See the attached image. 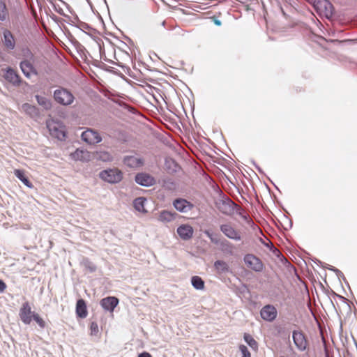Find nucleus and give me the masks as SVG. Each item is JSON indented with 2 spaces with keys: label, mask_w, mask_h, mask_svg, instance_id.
Here are the masks:
<instances>
[{
  "label": "nucleus",
  "mask_w": 357,
  "mask_h": 357,
  "mask_svg": "<svg viewBox=\"0 0 357 357\" xmlns=\"http://www.w3.org/2000/svg\"><path fill=\"white\" fill-rule=\"evenodd\" d=\"M260 314L264 320L271 322L275 319L278 312L273 305H266L261 308Z\"/></svg>",
  "instance_id": "nucleus-9"
},
{
  "label": "nucleus",
  "mask_w": 357,
  "mask_h": 357,
  "mask_svg": "<svg viewBox=\"0 0 357 357\" xmlns=\"http://www.w3.org/2000/svg\"><path fill=\"white\" fill-rule=\"evenodd\" d=\"M204 234L207 236V237H208L210 238L211 242H213V243H214L215 244L218 243L219 239H218V236L216 235H214L213 234H212L208 230H206L204 231Z\"/></svg>",
  "instance_id": "nucleus-34"
},
{
  "label": "nucleus",
  "mask_w": 357,
  "mask_h": 357,
  "mask_svg": "<svg viewBox=\"0 0 357 357\" xmlns=\"http://www.w3.org/2000/svg\"><path fill=\"white\" fill-rule=\"evenodd\" d=\"M292 337L296 347L299 351H303L306 349L307 342L303 333L294 331Z\"/></svg>",
  "instance_id": "nucleus-11"
},
{
  "label": "nucleus",
  "mask_w": 357,
  "mask_h": 357,
  "mask_svg": "<svg viewBox=\"0 0 357 357\" xmlns=\"http://www.w3.org/2000/svg\"><path fill=\"white\" fill-rule=\"evenodd\" d=\"M4 78L14 86H20L22 82L21 77L18 73L10 67L6 68Z\"/></svg>",
  "instance_id": "nucleus-15"
},
{
  "label": "nucleus",
  "mask_w": 357,
  "mask_h": 357,
  "mask_svg": "<svg viewBox=\"0 0 357 357\" xmlns=\"http://www.w3.org/2000/svg\"><path fill=\"white\" fill-rule=\"evenodd\" d=\"M47 128H48L50 135L57 138L59 140H64L66 137V132L60 126L54 121H47Z\"/></svg>",
  "instance_id": "nucleus-7"
},
{
  "label": "nucleus",
  "mask_w": 357,
  "mask_h": 357,
  "mask_svg": "<svg viewBox=\"0 0 357 357\" xmlns=\"http://www.w3.org/2000/svg\"><path fill=\"white\" fill-rule=\"evenodd\" d=\"M328 269L331 270V271H333V269L335 268V267L332 266H330L328 265V266L327 267Z\"/></svg>",
  "instance_id": "nucleus-45"
},
{
  "label": "nucleus",
  "mask_w": 357,
  "mask_h": 357,
  "mask_svg": "<svg viewBox=\"0 0 357 357\" xmlns=\"http://www.w3.org/2000/svg\"><path fill=\"white\" fill-rule=\"evenodd\" d=\"M177 216L178 214L174 211L162 210L159 213L158 220L163 223H167L174 220Z\"/></svg>",
  "instance_id": "nucleus-19"
},
{
  "label": "nucleus",
  "mask_w": 357,
  "mask_h": 357,
  "mask_svg": "<svg viewBox=\"0 0 357 357\" xmlns=\"http://www.w3.org/2000/svg\"><path fill=\"white\" fill-rule=\"evenodd\" d=\"M123 163L130 168H137L144 165V160L142 158L135 155H126L123 158Z\"/></svg>",
  "instance_id": "nucleus-18"
},
{
  "label": "nucleus",
  "mask_w": 357,
  "mask_h": 357,
  "mask_svg": "<svg viewBox=\"0 0 357 357\" xmlns=\"http://www.w3.org/2000/svg\"><path fill=\"white\" fill-rule=\"evenodd\" d=\"M35 98L38 105L42 106L44 109L47 110L52 107L51 101L47 98L39 95H36Z\"/></svg>",
  "instance_id": "nucleus-27"
},
{
  "label": "nucleus",
  "mask_w": 357,
  "mask_h": 357,
  "mask_svg": "<svg viewBox=\"0 0 357 357\" xmlns=\"http://www.w3.org/2000/svg\"><path fill=\"white\" fill-rule=\"evenodd\" d=\"M70 157L74 160L84 161L88 160L89 155L88 151L77 149L70 154Z\"/></svg>",
  "instance_id": "nucleus-23"
},
{
  "label": "nucleus",
  "mask_w": 357,
  "mask_h": 357,
  "mask_svg": "<svg viewBox=\"0 0 357 357\" xmlns=\"http://www.w3.org/2000/svg\"><path fill=\"white\" fill-rule=\"evenodd\" d=\"M245 265L255 272H261L264 269V264L261 260L253 254H247L243 257Z\"/></svg>",
  "instance_id": "nucleus-5"
},
{
  "label": "nucleus",
  "mask_w": 357,
  "mask_h": 357,
  "mask_svg": "<svg viewBox=\"0 0 357 357\" xmlns=\"http://www.w3.org/2000/svg\"><path fill=\"white\" fill-rule=\"evenodd\" d=\"M135 182L144 187L152 186L155 183V178L146 173H138L135 178Z\"/></svg>",
  "instance_id": "nucleus-12"
},
{
  "label": "nucleus",
  "mask_w": 357,
  "mask_h": 357,
  "mask_svg": "<svg viewBox=\"0 0 357 357\" xmlns=\"http://www.w3.org/2000/svg\"><path fill=\"white\" fill-rule=\"evenodd\" d=\"M214 268L218 274H227L232 273L228 264L223 260H217L214 263Z\"/></svg>",
  "instance_id": "nucleus-21"
},
{
  "label": "nucleus",
  "mask_w": 357,
  "mask_h": 357,
  "mask_svg": "<svg viewBox=\"0 0 357 357\" xmlns=\"http://www.w3.org/2000/svg\"><path fill=\"white\" fill-rule=\"evenodd\" d=\"M235 212L245 221H249L248 215L246 213L245 211L241 207H240L238 205H237V207L235 209Z\"/></svg>",
  "instance_id": "nucleus-31"
},
{
  "label": "nucleus",
  "mask_w": 357,
  "mask_h": 357,
  "mask_svg": "<svg viewBox=\"0 0 357 357\" xmlns=\"http://www.w3.org/2000/svg\"><path fill=\"white\" fill-rule=\"evenodd\" d=\"M213 22L216 26H220L222 24L221 21L218 19H214Z\"/></svg>",
  "instance_id": "nucleus-40"
},
{
  "label": "nucleus",
  "mask_w": 357,
  "mask_h": 357,
  "mask_svg": "<svg viewBox=\"0 0 357 357\" xmlns=\"http://www.w3.org/2000/svg\"><path fill=\"white\" fill-rule=\"evenodd\" d=\"M76 313L82 319L86 317L87 310L85 301L83 299H79L76 303Z\"/></svg>",
  "instance_id": "nucleus-22"
},
{
  "label": "nucleus",
  "mask_w": 357,
  "mask_h": 357,
  "mask_svg": "<svg viewBox=\"0 0 357 357\" xmlns=\"http://www.w3.org/2000/svg\"><path fill=\"white\" fill-rule=\"evenodd\" d=\"M252 164L254 165V166L255 167V168L259 172H261V168L253 161L252 162Z\"/></svg>",
  "instance_id": "nucleus-41"
},
{
  "label": "nucleus",
  "mask_w": 357,
  "mask_h": 357,
  "mask_svg": "<svg viewBox=\"0 0 357 357\" xmlns=\"http://www.w3.org/2000/svg\"><path fill=\"white\" fill-rule=\"evenodd\" d=\"M15 176L20 180L26 186L29 188H33L32 183L29 181L28 178L25 176L23 170L21 169H15L14 171Z\"/></svg>",
  "instance_id": "nucleus-24"
},
{
  "label": "nucleus",
  "mask_w": 357,
  "mask_h": 357,
  "mask_svg": "<svg viewBox=\"0 0 357 357\" xmlns=\"http://www.w3.org/2000/svg\"><path fill=\"white\" fill-rule=\"evenodd\" d=\"M138 357H152L151 355L148 352H142L138 355Z\"/></svg>",
  "instance_id": "nucleus-39"
},
{
  "label": "nucleus",
  "mask_w": 357,
  "mask_h": 357,
  "mask_svg": "<svg viewBox=\"0 0 357 357\" xmlns=\"http://www.w3.org/2000/svg\"><path fill=\"white\" fill-rule=\"evenodd\" d=\"M9 16L8 9L4 1L0 0V21H6Z\"/></svg>",
  "instance_id": "nucleus-28"
},
{
  "label": "nucleus",
  "mask_w": 357,
  "mask_h": 357,
  "mask_svg": "<svg viewBox=\"0 0 357 357\" xmlns=\"http://www.w3.org/2000/svg\"><path fill=\"white\" fill-rule=\"evenodd\" d=\"M314 8L320 15H324L327 18L331 17L333 15V6L328 0H315Z\"/></svg>",
  "instance_id": "nucleus-3"
},
{
  "label": "nucleus",
  "mask_w": 357,
  "mask_h": 357,
  "mask_svg": "<svg viewBox=\"0 0 357 357\" xmlns=\"http://www.w3.org/2000/svg\"><path fill=\"white\" fill-rule=\"evenodd\" d=\"M82 139L90 144H96L102 142V137L98 131L87 129L82 133Z\"/></svg>",
  "instance_id": "nucleus-6"
},
{
  "label": "nucleus",
  "mask_w": 357,
  "mask_h": 357,
  "mask_svg": "<svg viewBox=\"0 0 357 357\" xmlns=\"http://www.w3.org/2000/svg\"><path fill=\"white\" fill-rule=\"evenodd\" d=\"M99 176L101 179L110 183H119L122 179V173L117 169L103 170L100 172Z\"/></svg>",
  "instance_id": "nucleus-4"
},
{
  "label": "nucleus",
  "mask_w": 357,
  "mask_h": 357,
  "mask_svg": "<svg viewBox=\"0 0 357 357\" xmlns=\"http://www.w3.org/2000/svg\"><path fill=\"white\" fill-rule=\"evenodd\" d=\"M170 165H173L175 167H176V164L175 163L174 160H166L165 165L167 166V168H170Z\"/></svg>",
  "instance_id": "nucleus-37"
},
{
  "label": "nucleus",
  "mask_w": 357,
  "mask_h": 357,
  "mask_svg": "<svg viewBox=\"0 0 357 357\" xmlns=\"http://www.w3.org/2000/svg\"><path fill=\"white\" fill-rule=\"evenodd\" d=\"M6 288V285L5 282L2 280H0V292H3Z\"/></svg>",
  "instance_id": "nucleus-38"
},
{
  "label": "nucleus",
  "mask_w": 357,
  "mask_h": 357,
  "mask_svg": "<svg viewBox=\"0 0 357 357\" xmlns=\"http://www.w3.org/2000/svg\"><path fill=\"white\" fill-rule=\"evenodd\" d=\"M146 202V198L143 197H139L136 198L133 201V206L135 210H137L139 212L146 213V211L144 208L145 203Z\"/></svg>",
  "instance_id": "nucleus-25"
},
{
  "label": "nucleus",
  "mask_w": 357,
  "mask_h": 357,
  "mask_svg": "<svg viewBox=\"0 0 357 357\" xmlns=\"http://www.w3.org/2000/svg\"><path fill=\"white\" fill-rule=\"evenodd\" d=\"M174 207L180 213H188L194 208V205L183 198H177L173 201Z\"/></svg>",
  "instance_id": "nucleus-8"
},
{
  "label": "nucleus",
  "mask_w": 357,
  "mask_h": 357,
  "mask_svg": "<svg viewBox=\"0 0 357 357\" xmlns=\"http://www.w3.org/2000/svg\"><path fill=\"white\" fill-rule=\"evenodd\" d=\"M336 275L339 278H342L343 280H345V278H344V274L342 273V274H336Z\"/></svg>",
  "instance_id": "nucleus-43"
},
{
  "label": "nucleus",
  "mask_w": 357,
  "mask_h": 357,
  "mask_svg": "<svg viewBox=\"0 0 357 357\" xmlns=\"http://www.w3.org/2000/svg\"><path fill=\"white\" fill-rule=\"evenodd\" d=\"M334 273H335V274H342V271H340L339 269L335 268L334 269H333V271Z\"/></svg>",
  "instance_id": "nucleus-42"
},
{
  "label": "nucleus",
  "mask_w": 357,
  "mask_h": 357,
  "mask_svg": "<svg viewBox=\"0 0 357 357\" xmlns=\"http://www.w3.org/2000/svg\"><path fill=\"white\" fill-rule=\"evenodd\" d=\"M172 172H176V169H173Z\"/></svg>",
  "instance_id": "nucleus-46"
},
{
  "label": "nucleus",
  "mask_w": 357,
  "mask_h": 357,
  "mask_svg": "<svg viewBox=\"0 0 357 357\" xmlns=\"http://www.w3.org/2000/svg\"><path fill=\"white\" fill-rule=\"evenodd\" d=\"M178 235L184 241H188L192 237L193 228L189 225H181L176 229Z\"/></svg>",
  "instance_id": "nucleus-17"
},
{
  "label": "nucleus",
  "mask_w": 357,
  "mask_h": 357,
  "mask_svg": "<svg viewBox=\"0 0 357 357\" xmlns=\"http://www.w3.org/2000/svg\"><path fill=\"white\" fill-rule=\"evenodd\" d=\"M119 299L114 296H107L100 300V306L107 311L112 312L119 304Z\"/></svg>",
  "instance_id": "nucleus-13"
},
{
  "label": "nucleus",
  "mask_w": 357,
  "mask_h": 357,
  "mask_svg": "<svg viewBox=\"0 0 357 357\" xmlns=\"http://www.w3.org/2000/svg\"><path fill=\"white\" fill-rule=\"evenodd\" d=\"M3 36L4 46L9 50H14L15 47V41L12 33L9 30L5 29L3 32Z\"/></svg>",
  "instance_id": "nucleus-20"
},
{
  "label": "nucleus",
  "mask_w": 357,
  "mask_h": 357,
  "mask_svg": "<svg viewBox=\"0 0 357 357\" xmlns=\"http://www.w3.org/2000/svg\"><path fill=\"white\" fill-rule=\"evenodd\" d=\"M54 98L57 103L65 106L71 105L75 99L71 92L64 88L55 90Z\"/></svg>",
  "instance_id": "nucleus-2"
},
{
  "label": "nucleus",
  "mask_w": 357,
  "mask_h": 357,
  "mask_svg": "<svg viewBox=\"0 0 357 357\" xmlns=\"http://www.w3.org/2000/svg\"><path fill=\"white\" fill-rule=\"evenodd\" d=\"M23 109L29 114L35 113L36 111V108L34 106H32L28 103H25L22 106Z\"/></svg>",
  "instance_id": "nucleus-35"
},
{
  "label": "nucleus",
  "mask_w": 357,
  "mask_h": 357,
  "mask_svg": "<svg viewBox=\"0 0 357 357\" xmlns=\"http://www.w3.org/2000/svg\"><path fill=\"white\" fill-rule=\"evenodd\" d=\"M191 284L197 290H202L204 288V281L199 276H192L191 278Z\"/></svg>",
  "instance_id": "nucleus-26"
},
{
  "label": "nucleus",
  "mask_w": 357,
  "mask_h": 357,
  "mask_svg": "<svg viewBox=\"0 0 357 357\" xmlns=\"http://www.w3.org/2000/svg\"><path fill=\"white\" fill-rule=\"evenodd\" d=\"M32 316V319L38 324L40 328L43 329L46 326L45 321L36 312H33Z\"/></svg>",
  "instance_id": "nucleus-30"
},
{
  "label": "nucleus",
  "mask_w": 357,
  "mask_h": 357,
  "mask_svg": "<svg viewBox=\"0 0 357 357\" xmlns=\"http://www.w3.org/2000/svg\"><path fill=\"white\" fill-rule=\"evenodd\" d=\"M220 231L229 238L235 241H240L241 236L240 234L230 225L224 224L220 225Z\"/></svg>",
  "instance_id": "nucleus-14"
},
{
  "label": "nucleus",
  "mask_w": 357,
  "mask_h": 357,
  "mask_svg": "<svg viewBox=\"0 0 357 357\" xmlns=\"http://www.w3.org/2000/svg\"><path fill=\"white\" fill-rule=\"evenodd\" d=\"M244 340L245 342L252 349L257 348V341L250 335L245 333L243 336Z\"/></svg>",
  "instance_id": "nucleus-29"
},
{
  "label": "nucleus",
  "mask_w": 357,
  "mask_h": 357,
  "mask_svg": "<svg viewBox=\"0 0 357 357\" xmlns=\"http://www.w3.org/2000/svg\"><path fill=\"white\" fill-rule=\"evenodd\" d=\"M31 308L28 302H25L22 304V307L20 310V317L21 321L24 324H30L33 318V313Z\"/></svg>",
  "instance_id": "nucleus-10"
},
{
  "label": "nucleus",
  "mask_w": 357,
  "mask_h": 357,
  "mask_svg": "<svg viewBox=\"0 0 357 357\" xmlns=\"http://www.w3.org/2000/svg\"><path fill=\"white\" fill-rule=\"evenodd\" d=\"M20 67L24 76L27 78H30L31 74L35 75H38V71L28 60L22 61L20 63Z\"/></svg>",
  "instance_id": "nucleus-16"
},
{
  "label": "nucleus",
  "mask_w": 357,
  "mask_h": 357,
  "mask_svg": "<svg viewBox=\"0 0 357 357\" xmlns=\"http://www.w3.org/2000/svg\"><path fill=\"white\" fill-rule=\"evenodd\" d=\"M309 3L312 4V6L314 7V1L315 0H306Z\"/></svg>",
  "instance_id": "nucleus-44"
},
{
  "label": "nucleus",
  "mask_w": 357,
  "mask_h": 357,
  "mask_svg": "<svg viewBox=\"0 0 357 357\" xmlns=\"http://www.w3.org/2000/svg\"><path fill=\"white\" fill-rule=\"evenodd\" d=\"M84 265L91 273H93L96 271V266L87 259L84 260Z\"/></svg>",
  "instance_id": "nucleus-32"
},
{
  "label": "nucleus",
  "mask_w": 357,
  "mask_h": 357,
  "mask_svg": "<svg viewBox=\"0 0 357 357\" xmlns=\"http://www.w3.org/2000/svg\"><path fill=\"white\" fill-rule=\"evenodd\" d=\"M90 329L91 331V335H96L98 332V326L97 323L91 322Z\"/></svg>",
  "instance_id": "nucleus-36"
},
{
  "label": "nucleus",
  "mask_w": 357,
  "mask_h": 357,
  "mask_svg": "<svg viewBox=\"0 0 357 357\" xmlns=\"http://www.w3.org/2000/svg\"><path fill=\"white\" fill-rule=\"evenodd\" d=\"M239 350L241 352L242 357H251L250 352L245 345L241 344L239 346Z\"/></svg>",
  "instance_id": "nucleus-33"
},
{
  "label": "nucleus",
  "mask_w": 357,
  "mask_h": 357,
  "mask_svg": "<svg viewBox=\"0 0 357 357\" xmlns=\"http://www.w3.org/2000/svg\"><path fill=\"white\" fill-rule=\"evenodd\" d=\"M215 204L222 213L229 216L234 213L237 207V204L229 197H219L215 200Z\"/></svg>",
  "instance_id": "nucleus-1"
}]
</instances>
